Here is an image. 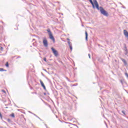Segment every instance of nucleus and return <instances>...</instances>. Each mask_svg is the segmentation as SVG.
Returning a JSON list of instances; mask_svg holds the SVG:
<instances>
[{
  "label": "nucleus",
  "instance_id": "obj_13",
  "mask_svg": "<svg viewBox=\"0 0 128 128\" xmlns=\"http://www.w3.org/2000/svg\"><path fill=\"white\" fill-rule=\"evenodd\" d=\"M10 116H12V118H14V113L12 114Z\"/></svg>",
  "mask_w": 128,
  "mask_h": 128
},
{
  "label": "nucleus",
  "instance_id": "obj_16",
  "mask_svg": "<svg viewBox=\"0 0 128 128\" xmlns=\"http://www.w3.org/2000/svg\"><path fill=\"white\" fill-rule=\"evenodd\" d=\"M6 66L8 67V62H6Z\"/></svg>",
  "mask_w": 128,
  "mask_h": 128
},
{
  "label": "nucleus",
  "instance_id": "obj_12",
  "mask_svg": "<svg viewBox=\"0 0 128 128\" xmlns=\"http://www.w3.org/2000/svg\"><path fill=\"white\" fill-rule=\"evenodd\" d=\"M0 72H6V70H5L2 68H0Z\"/></svg>",
  "mask_w": 128,
  "mask_h": 128
},
{
  "label": "nucleus",
  "instance_id": "obj_10",
  "mask_svg": "<svg viewBox=\"0 0 128 128\" xmlns=\"http://www.w3.org/2000/svg\"><path fill=\"white\" fill-rule=\"evenodd\" d=\"M68 44L69 46H72V42L68 41Z\"/></svg>",
  "mask_w": 128,
  "mask_h": 128
},
{
  "label": "nucleus",
  "instance_id": "obj_26",
  "mask_svg": "<svg viewBox=\"0 0 128 128\" xmlns=\"http://www.w3.org/2000/svg\"><path fill=\"white\" fill-rule=\"evenodd\" d=\"M33 40H34V39H33Z\"/></svg>",
  "mask_w": 128,
  "mask_h": 128
},
{
  "label": "nucleus",
  "instance_id": "obj_22",
  "mask_svg": "<svg viewBox=\"0 0 128 128\" xmlns=\"http://www.w3.org/2000/svg\"><path fill=\"white\" fill-rule=\"evenodd\" d=\"M0 50H4V48L2 47H0Z\"/></svg>",
  "mask_w": 128,
  "mask_h": 128
},
{
  "label": "nucleus",
  "instance_id": "obj_24",
  "mask_svg": "<svg viewBox=\"0 0 128 128\" xmlns=\"http://www.w3.org/2000/svg\"><path fill=\"white\" fill-rule=\"evenodd\" d=\"M68 40H70V39L68 38Z\"/></svg>",
  "mask_w": 128,
  "mask_h": 128
},
{
  "label": "nucleus",
  "instance_id": "obj_7",
  "mask_svg": "<svg viewBox=\"0 0 128 128\" xmlns=\"http://www.w3.org/2000/svg\"><path fill=\"white\" fill-rule=\"evenodd\" d=\"M89 2H90L93 8H94V2H92V0H89Z\"/></svg>",
  "mask_w": 128,
  "mask_h": 128
},
{
  "label": "nucleus",
  "instance_id": "obj_5",
  "mask_svg": "<svg viewBox=\"0 0 128 128\" xmlns=\"http://www.w3.org/2000/svg\"><path fill=\"white\" fill-rule=\"evenodd\" d=\"M40 83L44 89L46 90V86H44V82H42V80H40Z\"/></svg>",
  "mask_w": 128,
  "mask_h": 128
},
{
  "label": "nucleus",
  "instance_id": "obj_14",
  "mask_svg": "<svg viewBox=\"0 0 128 128\" xmlns=\"http://www.w3.org/2000/svg\"><path fill=\"white\" fill-rule=\"evenodd\" d=\"M69 47H70V50H72V46H69Z\"/></svg>",
  "mask_w": 128,
  "mask_h": 128
},
{
  "label": "nucleus",
  "instance_id": "obj_1",
  "mask_svg": "<svg viewBox=\"0 0 128 128\" xmlns=\"http://www.w3.org/2000/svg\"><path fill=\"white\" fill-rule=\"evenodd\" d=\"M93 2L96 6V8L98 10H100V12H101L102 14L105 16H108V12H106V11L102 7L98 6V1H96V0H93Z\"/></svg>",
  "mask_w": 128,
  "mask_h": 128
},
{
  "label": "nucleus",
  "instance_id": "obj_9",
  "mask_svg": "<svg viewBox=\"0 0 128 128\" xmlns=\"http://www.w3.org/2000/svg\"><path fill=\"white\" fill-rule=\"evenodd\" d=\"M128 49H126V46L125 47V54L126 56L128 54Z\"/></svg>",
  "mask_w": 128,
  "mask_h": 128
},
{
  "label": "nucleus",
  "instance_id": "obj_2",
  "mask_svg": "<svg viewBox=\"0 0 128 128\" xmlns=\"http://www.w3.org/2000/svg\"><path fill=\"white\" fill-rule=\"evenodd\" d=\"M43 44L45 48H48V40L46 38H43Z\"/></svg>",
  "mask_w": 128,
  "mask_h": 128
},
{
  "label": "nucleus",
  "instance_id": "obj_18",
  "mask_svg": "<svg viewBox=\"0 0 128 128\" xmlns=\"http://www.w3.org/2000/svg\"><path fill=\"white\" fill-rule=\"evenodd\" d=\"M44 60L46 62V58H44Z\"/></svg>",
  "mask_w": 128,
  "mask_h": 128
},
{
  "label": "nucleus",
  "instance_id": "obj_8",
  "mask_svg": "<svg viewBox=\"0 0 128 128\" xmlns=\"http://www.w3.org/2000/svg\"><path fill=\"white\" fill-rule=\"evenodd\" d=\"M85 34H86V40H88V32L86 31L85 32Z\"/></svg>",
  "mask_w": 128,
  "mask_h": 128
},
{
  "label": "nucleus",
  "instance_id": "obj_15",
  "mask_svg": "<svg viewBox=\"0 0 128 128\" xmlns=\"http://www.w3.org/2000/svg\"><path fill=\"white\" fill-rule=\"evenodd\" d=\"M125 76H126V78H128V73L126 72V73H125Z\"/></svg>",
  "mask_w": 128,
  "mask_h": 128
},
{
  "label": "nucleus",
  "instance_id": "obj_19",
  "mask_svg": "<svg viewBox=\"0 0 128 128\" xmlns=\"http://www.w3.org/2000/svg\"><path fill=\"white\" fill-rule=\"evenodd\" d=\"M122 114H126V113L124 112V110H122Z\"/></svg>",
  "mask_w": 128,
  "mask_h": 128
},
{
  "label": "nucleus",
  "instance_id": "obj_25",
  "mask_svg": "<svg viewBox=\"0 0 128 128\" xmlns=\"http://www.w3.org/2000/svg\"><path fill=\"white\" fill-rule=\"evenodd\" d=\"M82 26H84V25H82Z\"/></svg>",
  "mask_w": 128,
  "mask_h": 128
},
{
  "label": "nucleus",
  "instance_id": "obj_4",
  "mask_svg": "<svg viewBox=\"0 0 128 128\" xmlns=\"http://www.w3.org/2000/svg\"><path fill=\"white\" fill-rule=\"evenodd\" d=\"M49 36L50 40H52L53 42H55L56 40L54 39V36H52V34H49Z\"/></svg>",
  "mask_w": 128,
  "mask_h": 128
},
{
  "label": "nucleus",
  "instance_id": "obj_23",
  "mask_svg": "<svg viewBox=\"0 0 128 128\" xmlns=\"http://www.w3.org/2000/svg\"><path fill=\"white\" fill-rule=\"evenodd\" d=\"M44 94L46 96V93H44Z\"/></svg>",
  "mask_w": 128,
  "mask_h": 128
},
{
  "label": "nucleus",
  "instance_id": "obj_17",
  "mask_svg": "<svg viewBox=\"0 0 128 128\" xmlns=\"http://www.w3.org/2000/svg\"><path fill=\"white\" fill-rule=\"evenodd\" d=\"M7 122H10V118L7 119Z\"/></svg>",
  "mask_w": 128,
  "mask_h": 128
},
{
  "label": "nucleus",
  "instance_id": "obj_3",
  "mask_svg": "<svg viewBox=\"0 0 128 128\" xmlns=\"http://www.w3.org/2000/svg\"><path fill=\"white\" fill-rule=\"evenodd\" d=\"M51 50L55 56H58V51L56 50L54 48H52Z\"/></svg>",
  "mask_w": 128,
  "mask_h": 128
},
{
  "label": "nucleus",
  "instance_id": "obj_20",
  "mask_svg": "<svg viewBox=\"0 0 128 128\" xmlns=\"http://www.w3.org/2000/svg\"><path fill=\"white\" fill-rule=\"evenodd\" d=\"M2 92H4V94H6V90H2Z\"/></svg>",
  "mask_w": 128,
  "mask_h": 128
},
{
  "label": "nucleus",
  "instance_id": "obj_21",
  "mask_svg": "<svg viewBox=\"0 0 128 128\" xmlns=\"http://www.w3.org/2000/svg\"><path fill=\"white\" fill-rule=\"evenodd\" d=\"M88 56H89V58H90V54H88Z\"/></svg>",
  "mask_w": 128,
  "mask_h": 128
},
{
  "label": "nucleus",
  "instance_id": "obj_11",
  "mask_svg": "<svg viewBox=\"0 0 128 128\" xmlns=\"http://www.w3.org/2000/svg\"><path fill=\"white\" fill-rule=\"evenodd\" d=\"M47 32H48L49 35L50 34H52V32H50V29H48Z\"/></svg>",
  "mask_w": 128,
  "mask_h": 128
},
{
  "label": "nucleus",
  "instance_id": "obj_6",
  "mask_svg": "<svg viewBox=\"0 0 128 128\" xmlns=\"http://www.w3.org/2000/svg\"><path fill=\"white\" fill-rule=\"evenodd\" d=\"M121 60H122V62H123L124 66H126V64H128V63L126 62V60L121 58Z\"/></svg>",
  "mask_w": 128,
  "mask_h": 128
}]
</instances>
